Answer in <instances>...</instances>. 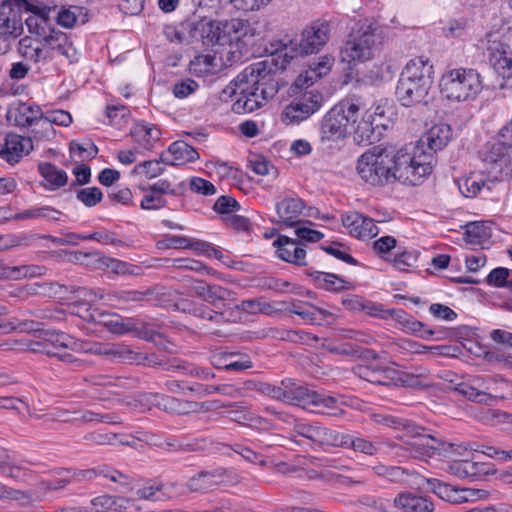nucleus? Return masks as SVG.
<instances>
[{"instance_id": "obj_1", "label": "nucleus", "mask_w": 512, "mask_h": 512, "mask_svg": "<svg viewBox=\"0 0 512 512\" xmlns=\"http://www.w3.org/2000/svg\"><path fill=\"white\" fill-rule=\"evenodd\" d=\"M436 162L423 145H405L396 153L392 148L374 146L357 160L356 170L360 178L374 187H383L395 181L418 185L432 173Z\"/></svg>"}, {"instance_id": "obj_2", "label": "nucleus", "mask_w": 512, "mask_h": 512, "mask_svg": "<svg viewBox=\"0 0 512 512\" xmlns=\"http://www.w3.org/2000/svg\"><path fill=\"white\" fill-rule=\"evenodd\" d=\"M280 88L273 66L259 61L247 66L223 93L235 97L232 110L237 114L251 113L273 98Z\"/></svg>"}, {"instance_id": "obj_3", "label": "nucleus", "mask_w": 512, "mask_h": 512, "mask_svg": "<svg viewBox=\"0 0 512 512\" xmlns=\"http://www.w3.org/2000/svg\"><path fill=\"white\" fill-rule=\"evenodd\" d=\"M434 78L433 64L424 56L407 62L396 86V98L402 106L427 105Z\"/></svg>"}, {"instance_id": "obj_4", "label": "nucleus", "mask_w": 512, "mask_h": 512, "mask_svg": "<svg viewBox=\"0 0 512 512\" xmlns=\"http://www.w3.org/2000/svg\"><path fill=\"white\" fill-rule=\"evenodd\" d=\"M387 28L375 22L357 25L347 35L340 48V60L349 68L373 59L387 38Z\"/></svg>"}, {"instance_id": "obj_5", "label": "nucleus", "mask_w": 512, "mask_h": 512, "mask_svg": "<svg viewBox=\"0 0 512 512\" xmlns=\"http://www.w3.org/2000/svg\"><path fill=\"white\" fill-rule=\"evenodd\" d=\"M365 109L363 100L355 95L335 104L320 122L321 143H335L345 139L350 134V126L355 125Z\"/></svg>"}, {"instance_id": "obj_6", "label": "nucleus", "mask_w": 512, "mask_h": 512, "mask_svg": "<svg viewBox=\"0 0 512 512\" xmlns=\"http://www.w3.org/2000/svg\"><path fill=\"white\" fill-rule=\"evenodd\" d=\"M483 89L480 74L470 68H456L445 72L440 80L442 95L453 101L474 99Z\"/></svg>"}, {"instance_id": "obj_7", "label": "nucleus", "mask_w": 512, "mask_h": 512, "mask_svg": "<svg viewBox=\"0 0 512 512\" xmlns=\"http://www.w3.org/2000/svg\"><path fill=\"white\" fill-rule=\"evenodd\" d=\"M253 36L254 29L248 20L232 18L201 23V37L208 44L249 43Z\"/></svg>"}, {"instance_id": "obj_8", "label": "nucleus", "mask_w": 512, "mask_h": 512, "mask_svg": "<svg viewBox=\"0 0 512 512\" xmlns=\"http://www.w3.org/2000/svg\"><path fill=\"white\" fill-rule=\"evenodd\" d=\"M27 0H2L0 4V55L5 54L12 41L23 32V13L31 12Z\"/></svg>"}, {"instance_id": "obj_9", "label": "nucleus", "mask_w": 512, "mask_h": 512, "mask_svg": "<svg viewBox=\"0 0 512 512\" xmlns=\"http://www.w3.org/2000/svg\"><path fill=\"white\" fill-rule=\"evenodd\" d=\"M290 435V439L299 446L338 448L340 432L319 422L297 421L293 425Z\"/></svg>"}, {"instance_id": "obj_10", "label": "nucleus", "mask_w": 512, "mask_h": 512, "mask_svg": "<svg viewBox=\"0 0 512 512\" xmlns=\"http://www.w3.org/2000/svg\"><path fill=\"white\" fill-rule=\"evenodd\" d=\"M355 376L377 385L414 387L417 379L408 373L400 372L392 367L380 365H356L352 369Z\"/></svg>"}, {"instance_id": "obj_11", "label": "nucleus", "mask_w": 512, "mask_h": 512, "mask_svg": "<svg viewBox=\"0 0 512 512\" xmlns=\"http://www.w3.org/2000/svg\"><path fill=\"white\" fill-rule=\"evenodd\" d=\"M322 103L323 96L319 91H306L295 97L284 108L281 119L287 125L299 124L316 113L321 108Z\"/></svg>"}, {"instance_id": "obj_12", "label": "nucleus", "mask_w": 512, "mask_h": 512, "mask_svg": "<svg viewBox=\"0 0 512 512\" xmlns=\"http://www.w3.org/2000/svg\"><path fill=\"white\" fill-rule=\"evenodd\" d=\"M131 491L138 499L151 502H165L185 494L181 484L159 478L148 479L142 485L131 487Z\"/></svg>"}, {"instance_id": "obj_13", "label": "nucleus", "mask_w": 512, "mask_h": 512, "mask_svg": "<svg viewBox=\"0 0 512 512\" xmlns=\"http://www.w3.org/2000/svg\"><path fill=\"white\" fill-rule=\"evenodd\" d=\"M495 384L496 381L493 378L472 376L467 381L458 383L454 389L470 401L488 404L493 400L492 392Z\"/></svg>"}, {"instance_id": "obj_14", "label": "nucleus", "mask_w": 512, "mask_h": 512, "mask_svg": "<svg viewBox=\"0 0 512 512\" xmlns=\"http://www.w3.org/2000/svg\"><path fill=\"white\" fill-rule=\"evenodd\" d=\"M69 308L71 314L77 315L88 322L101 323L115 334H124L132 329L129 323L122 322L119 317L113 318L109 314L96 310L91 311V307L86 302H74Z\"/></svg>"}, {"instance_id": "obj_15", "label": "nucleus", "mask_w": 512, "mask_h": 512, "mask_svg": "<svg viewBox=\"0 0 512 512\" xmlns=\"http://www.w3.org/2000/svg\"><path fill=\"white\" fill-rule=\"evenodd\" d=\"M69 477L72 483H82L91 481L97 477L109 479L111 482L119 484L124 489H128L131 485L132 478L107 464H101L91 469L78 470L69 468Z\"/></svg>"}, {"instance_id": "obj_16", "label": "nucleus", "mask_w": 512, "mask_h": 512, "mask_svg": "<svg viewBox=\"0 0 512 512\" xmlns=\"http://www.w3.org/2000/svg\"><path fill=\"white\" fill-rule=\"evenodd\" d=\"M194 291L198 297L209 303L213 310L221 311L223 315H225L226 310L235 301L236 296V293L228 288L217 284H208L203 281L197 282Z\"/></svg>"}, {"instance_id": "obj_17", "label": "nucleus", "mask_w": 512, "mask_h": 512, "mask_svg": "<svg viewBox=\"0 0 512 512\" xmlns=\"http://www.w3.org/2000/svg\"><path fill=\"white\" fill-rule=\"evenodd\" d=\"M330 38V25L327 21H314L306 26L301 34L299 49L301 54L319 52Z\"/></svg>"}, {"instance_id": "obj_18", "label": "nucleus", "mask_w": 512, "mask_h": 512, "mask_svg": "<svg viewBox=\"0 0 512 512\" xmlns=\"http://www.w3.org/2000/svg\"><path fill=\"white\" fill-rule=\"evenodd\" d=\"M74 260L93 266L95 269L109 270L115 274H133L132 265L118 259L102 256L99 252H75Z\"/></svg>"}, {"instance_id": "obj_19", "label": "nucleus", "mask_w": 512, "mask_h": 512, "mask_svg": "<svg viewBox=\"0 0 512 512\" xmlns=\"http://www.w3.org/2000/svg\"><path fill=\"white\" fill-rule=\"evenodd\" d=\"M447 471L459 478L479 480L496 473L495 466L490 462L473 460H455L449 463Z\"/></svg>"}, {"instance_id": "obj_20", "label": "nucleus", "mask_w": 512, "mask_h": 512, "mask_svg": "<svg viewBox=\"0 0 512 512\" xmlns=\"http://www.w3.org/2000/svg\"><path fill=\"white\" fill-rule=\"evenodd\" d=\"M33 149L31 139L15 133H8L4 143H0V158L10 165H15Z\"/></svg>"}, {"instance_id": "obj_21", "label": "nucleus", "mask_w": 512, "mask_h": 512, "mask_svg": "<svg viewBox=\"0 0 512 512\" xmlns=\"http://www.w3.org/2000/svg\"><path fill=\"white\" fill-rule=\"evenodd\" d=\"M273 246L277 248L276 253L281 260L297 266L307 265L306 250L299 240L280 235Z\"/></svg>"}, {"instance_id": "obj_22", "label": "nucleus", "mask_w": 512, "mask_h": 512, "mask_svg": "<svg viewBox=\"0 0 512 512\" xmlns=\"http://www.w3.org/2000/svg\"><path fill=\"white\" fill-rule=\"evenodd\" d=\"M343 226L359 239H371L378 235L379 229L374 220L358 212H349L342 217Z\"/></svg>"}, {"instance_id": "obj_23", "label": "nucleus", "mask_w": 512, "mask_h": 512, "mask_svg": "<svg viewBox=\"0 0 512 512\" xmlns=\"http://www.w3.org/2000/svg\"><path fill=\"white\" fill-rule=\"evenodd\" d=\"M41 107L34 103L18 101L7 111V120L18 127L28 128L38 118H42Z\"/></svg>"}, {"instance_id": "obj_24", "label": "nucleus", "mask_w": 512, "mask_h": 512, "mask_svg": "<svg viewBox=\"0 0 512 512\" xmlns=\"http://www.w3.org/2000/svg\"><path fill=\"white\" fill-rule=\"evenodd\" d=\"M210 363L216 369L243 371L252 368L250 357L239 352L216 351L210 355Z\"/></svg>"}, {"instance_id": "obj_25", "label": "nucleus", "mask_w": 512, "mask_h": 512, "mask_svg": "<svg viewBox=\"0 0 512 512\" xmlns=\"http://www.w3.org/2000/svg\"><path fill=\"white\" fill-rule=\"evenodd\" d=\"M305 208V202L297 196H285L282 200L276 203V213L279 217V223L287 226L294 227L300 224L297 217L302 213Z\"/></svg>"}, {"instance_id": "obj_26", "label": "nucleus", "mask_w": 512, "mask_h": 512, "mask_svg": "<svg viewBox=\"0 0 512 512\" xmlns=\"http://www.w3.org/2000/svg\"><path fill=\"white\" fill-rule=\"evenodd\" d=\"M199 158L197 150L183 140L171 143L167 153L162 154V160L167 165L180 166L194 162Z\"/></svg>"}, {"instance_id": "obj_27", "label": "nucleus", "mask_w": 512, "mask_h": 512, "mask_svg": "<svg viewBox=\"0 0 512 512\" xmlns=\"http://www.w3.org/2000/svg\"><path fill=\"white\" fill-rule=\"evenodd\" d=\"M490 65L503 78L512 77V57L507 47L500 42H493L487 48Z\"/></svg>"}, {"instance_id": "obj_28", "label": "nucleus", "mask_w": 512, "mask_h": 512, "mask_svg": "<svg viewBox=\"0 0 512 512\" xmlns=\"http://www.w3.org/2000/svg\"><path fill=\"white\" fill-rule=\"evenodd\" d=\"M370 468L376 476L394 484H407L417 475L414 470L401 466L385 465L380 462Z\"/></svg>"}, {"instance_id": "obj_29", "label": "nucleus", "mask_w": 512, "mask_h": 512, "mask_svg": "<svg viewBox=\"0 0 512 512\" xmlns=\"http://www.w3.org/2000/svg\"><path fill=\"white\" fill-rule=\"evenodd\" d=\"M43 40L52 50L65 56L71 62L76 60L77 51L66 33L51 28L49 32L43 36Z\"/></svg>"}, {"instance_id": "obj_30", "label": "nucleus", "mask_w": 512, "mask_h": 512, "mask_svg": "<svg viewBox=\"0 0 512 512\" xmlns=\"http://www.w3.org/2000/svg\"><path fill=\"white\" fill-rule=\"evenodd\" d=\"M130 135L139 147L149 151L153 149L155 143L160 140L161 132L153 124L140 122L132 127Z\"/></svg>"}, {"instance_id": "obj_31", "label": "nucleus", "mask_w": 512, "mask_h": 512, "mask_svg": "<svg viewBox=\"0 0 512 512\" xmlns=\"http://www.w3.org/2000/svg\"><path fill=\"white\" fill-rule=\"evenodd\" d=\"M394 506L402 512H432L433 503L425 497L412 493H400L393 500Z\"/></svg>"}, {"instance_id": "obj_32", "label": "nucleus", "mask_w": 512, "mask_h": 512, "mask_svg": "<svg viewBox=\"0 0 512 512\" xmlns=\"http://www.w3.org/2000/svg\"><path fill=\"white\" fill-rule=\"evenodd\" d=\"M338 448L352 449L355 452L374 456L380 449V444L370 441L360 435L344 434L340 432Z\"/></svg>"}, {"instance_id": "obj_33", "label": "nucleus", "mask_w": 512, "mask_h": 512, "mask_svg": "<svg viewBox=\"0 0 512 512\" xmlns=\"http://www.w3.org/2000/svg\"><path fill=\"white\" fill-rule=\"evenodd\" d=\"M451 139L452 129L450 125L441 123L431 127L421 139V142H425L431 151L437 152L446 147Z\"/></svg>"}, {"instance_id": "obj_34", "label": "nucleus", "mask_w": 512, "mask_h": 512, "mask_svg": "<svg viewBox=\"0 0 512 512\" xmlns=\"http://www.w3.org/2000/svg\"><path fill=\"white\" fill-rule=\"evenodd\" d=\"M89 21L88 10L81 6H62L56 16V22L64 28L83 25Z\"/></svg>"}, {"instance_id": "obj_35", "label": "nucleus", "mask_w": 512, "mask_h": 512, "mask_svg": "<svg viewBox=\"0 0 512 512\" xmlns=\"http://www.w3.org/2000/svg\"><path fill=\"white\" fill-rule=\"evenodd\" d=\"M417 435L419 437L415 441L405 443V447H401L400 450L408 452L411 458L427 461L438 451V448L429 443L434 439L426 435H420V433Z\"/></svg>"}, {"instance_id": "obj_36", "label": "nucleus", "mask_w": 512, "mask_h": 512, "mask_svg": "<svg viewBox=\"0 0 512 512\" xmlns=\"http://www.w3.org/2000/svg\"><path fill=\"white\" fill-rule=\"evenodd\" d=\"M314 281L315 285L330 292H340L350 289L351 285L348 281L342 279L334 273L311 271L307 273Z\"/></svg>"}, {"instance_id": "obj_37", "label": "nucleus", "mask_w": 512, "mask_h": 512, "mask_svg": "<svg viewBox=\"0 0 512 512\" xmlns=\"http://www.w3.org/2000/svg\"><path fill=\"white\" fill-rule=\"evenodd\" d=\"M341 404L343 402L339 398L315 391L309 411L338 416L343 414Z\"/></svg>"}, {"instance_id": "obj_38", "label": "nucleus", "mask_w": 512, "mask_h": 512, "mask_svg": "<svg viewBox=\"0 0 512 512\" xmlns=\"http://www.w3.org/2000/svg\"><path fill=\"white\" fill-rule=\"evenodd\" d=\"M334 63V58L330 55H325L310 64L309 70L306 71L305 76L300 75L296 80V85H306L307 87L312 85L313 82L326 75Z\"/></svg>"}, {"instance_id": "obj_39", "label": "nucleus", "mask_w": 512, "mask_h": 512, "mask_svg": "<svg viewBox=\"0 0 512 512\" xmlns=\"http://www.w3.org/2000/svg\"><path fill=\"white\" fill-rule=\"evenodd\" d=\"M43 339L49 343V348L57 351L58 349H68L75 351L80 349V340L58 330L42 331Z\"/></svg>"}, {"instance_id": "obj_40", "label": "nucleus", "mask_w": 512, "mask_h": 512, "mask_svg": "<svg viewBox=\"0 0 512 512\" xmlns=\"http://www.w3.org/2000/svg\"><path fill=\"white\" fill-rule=\"evenodd\" d=\"M62 215V212L56 210L51 206L32 207L22 212L16 213L10 217L9 220L23 221V220H40L44 219L47 221H58Z\"/></svg>"}, {"instance_id": "obj_41", "label": "nucleus", "mask_w": 512, "mask_h": 512, "mask_svg": "<svg viewBox=\"0 0 512 512\" xmlns=\"http://www.w3.org/2000/svg\"><path fill=\"white\" fill-rule=\"evenodd\" d=\"M314 393V390H310L308 387L303 385H298L293 379H290L286 403L309 410L311 409V402Z\"/></svg>"}, {"instance_id": "obj_42", "label": "nucleus", "mask_w": 512, "mask_h": 512, "mask_svg": "<svg viewBox=\"0 0 512 512\" xmlns=\"http://www.w3.org/2000/svg\"><path fill=\"white\" fill-rule=\"evenodd\" d=\"M38 171L40 175L45 179L48 183L49 190H56L60 187H63L68 182L67 173L59 169L52 163L49 162H41L38 164Z\"/></svg>"}, {"instance_id": "obj_43", "label": "nucleus", "mask_w": 512, "mask_h": 512, "mask_svg": "<svg viewBox=\"0 0 512 512\" xmlns=\"http://www.w3.org/2000/svg\"><path fill=\"white\" fill-rule=\"evenodd\" d=\"M248 42L227 43L220 52L221 61L224 66H233L243 62L248 53Z\"/></svg>"}, {"instance_id": "obj_44", "label": "nucleus", "mask_w": 512, "mask_h": 512, "mask_svg": "<svg viewBox=\"0 0 512 512\" xmlns=\"http://www.w3.org/2000/svg\"><path fill=\"white\" fill-rule=\"evenodd\" d=\"M357 120L354 126H350L352 132L354 133V139L361 144H372L376 140L375 129L373 127L371 118L372 115H368L365 117L364 112Z\"/></svg>"}, {"instance_id": "obj_45", "label": "nucleus", "mask_w": 512, "mask_h": 512, "mask_svg": "<svg viewBox=\"0 0 512 512\" xmlns=\"http://www.w3.org/2000/svg\"><path fill=\"white\" fill-rule=\"evenodd\" d=\"M499 143L493 146L486 160L492 163L502 162L505 158L504 153H500L502 148L512 147V119L499 131Z\"/></svg>"}, {"instance_id": "obj_46", "label": "nucleus", "mask_w": 512, "mask_h": 512, "mask_svg": "<svg viewBox=\"0 0 512 512\" xmlns=\"http://www.w3.org/2000/svg\"><path fill=\"white\" fill-rule=\"evenodd\" d=\"M216 485L215 475L211 472L203 471L190 478L186 485H182V487L185 492L188 490L189 492L206 493L214 489Z\"/></svg>"}, {"instance_id": "obj_47", "label": "nucleus", "mask_w": 512, "mask_h": 512, "mask_svg": "<svg viewBox=\"0 0 512 512\" xmlns=\"http://www.w3.org/2000/svg\"><path fill=\"white\" fill-rule=\"evenodd\" d=\"M30 129V135L27 139H31V143L34 146V142H45L51 141L56 135V130L49 124L43 117L38 118L32 125L28 127Z\"/></svg>"}, {"instance_id": "obj_48", "label": "nucleus", "mask_w": 512, "mask_h": 512, "mask_svg": "<svg viewBox=\"0 0 512 512\" xmlns=\"http://www.w3.org/2000/svg\"><path fill=\"white\" fill-rule=\"evenodd\" d=\"M114 361L141 364V353L132 350L124 344H111L108 346V355Z\"/></svg>"}, {"instance_id": "obj_49", "label": "nucleus", "mask_w": 512, "mask_h": 512, "mask_svg": "<svg viewBox=\"0 0 512 512\" xmlns=\"http://www.w3.org/2000/svg\"><path fill=\"white\" fill-rule=\"evenodd\" d=\"M427 489L436 494L439 498L444 501L457 504L458 487L452 486L448 483L441 482L438 479L430 478L426 480Z\"/></svg>"}, {"instance_id": "obj_50", "label": "nucleus", "mask_w": 512, "mask_h": 512, "mask_svg": "<svg viewBox=\"0 0 512 512\" xmlns=\"http://www.w3.org/2000/svg\"><path fill=\"white\" fill-rule=\"evenodd\" d=\"M163 164L165 162L162 160V156L159 160L143 161L132 169L131 174L144 175L148 179H153L163 174L165 171Z\"/></svg>"}, {"instance_id": "obj_51", "label": "nucleus", "mask_w": 512, "mask_h": 512, "mask_svg": "<svg viewBox=\"0 0 512 512\" xmlns=\"http://www.w3.org/2000/svg\"><path fill=\"white\" fill-rule=\"evenodd\" d=\"M376 421L384 426L394 428L396 430H407L408 433L419 434V428L405 418L390 414H383L377 415Z\"/></svg>"}, {"instance_id": "obj_52", "label": "nucleus", "mask_w": 512, "mask_h": 512, "mask_svg": "<svg viewBox=\"0 0 512 512\" xmlns=\"http://www.w3.org/2000/svg\"><path fill=\"white\" fill-rule=\"evenodd\" d=\"M472 29V22L468 19L461 18L449 22L448 26L444 28V34L446 37L465 40L470 36Z\"/></svg>"}, {"instance_id": "obj_53", "label": "nucleus", "mask_w": 512, "mask_h": 512, "mask_svg": "<svg viewBox=\"0 0 512 512\" xmlns=\"http://www.w3.org/2000/svg\"><path fill=\"white\" fill-rule=\"evenodd\" d=\"M490 236L488 227L484 222H470L465 225L464 237L468 243L480 244Z\"/></svg>"}, {"instance_id": "obj_54", "label": "nucleus", "mask_w": 512, "mask_h": 512, "mask_svg": "<svg viewBox=\"0 0 512 512\" xmlns=\"http://www.w3.org/2000/svg\"><path fill=\"white\" fill-rule=\"evenodd\" d=\"M149 291L119 290L107 294L108 300L117 301L119 304L139 303L149 295Z\"/></svg>"}, {"instance_id": "obj_55", "label": "nucleus", "mask_w": 512, "mask_h": 512, "mask_svg": "<svg viewBox=\"0 0 512 512\" xmlns=\"http://www.w3.org/2000/svg\"><path fill=\"white\" fill-rule=\"evenodd\" d=\"M145 400L169 413L178 412L181 405V402L177 398L163 394H149L145 396Z\"/></svg>"}, {"instance_id": "obj_56", "label": "nucleus", "mask_w": 512, "mask_h": 512, "mask_svg": "<svg viewBox=\"0 0 512 512\" xmlns=\"http://www.w3.org/2000/svg\"><path fill=\"white\" fill-rule=\"evenodd\" d=\"M458 188L462 195L468 198L477 196L481 189L485 186L484 181L477 175H470L462 178L457 182Z\"/></svg>"}, {"instance_id": "obj_57", "label": "nucleus", "mask_w": 512, "mask_h": 512, "mask_svg": "<svg viewBox=\"0 0 512 512\" xmlns=\"http://www.w3.org/2000/svg\"><path fill=\"white\" fill-rule=\"evenodd\" d=\"M22 465L16 461L10 452L0 447V474L5 477H16L15 470H20Z\"/></svg>"}, {"instance_id": "obj_58", "label": "nucleus", "mask_w": 512, "mask_h": 512, "mask_svg": "<svg viewBox=\"0 0 512 512\" xmlns=\"http://www.w3.org/2000/svg\"><path fill=\"white\" fill-rule=\"evenodd\" d=\"M69 469L60 468L54 471L55 477L50 480L42 481L41 485L45 491H55L64 489L69 484H72V480L69 477Z\"/></svg>"}, {"instance_id": "obj_59", "label": "nucleus", "mask_w": 512, "mask_h": 512, "mask_svg": "<svg viewBox=\"0 0 512 512\" xmlns=\"http://www.w3.org/2000/svg\"><path fill=\"white\" fill-rule=\"evenodd\" d=\"M394 356L407 355V354H422L428 350V347L419 344L418 342L400 339L392 346Z\"/></svg>"}, {"instance_id": "obj_60", "label": "nucleus", "mask_w": 512, "mask_h": 512, "mask_svg": "<svg viewBox=\"0 0 512 512\" xmlns=\"http://www.w3.org/2000/svg\"><path fill=\"white\" fill-rule=\"evenodd\" d=\"M403 329L406 332H410L424 340H430L435 335L434 330L428 328L426 324L414 319L413 317L408 318L403 322Z\"/></svg>"}, {"instance_id": "obj_61", "label": "nucleus", "mask_w": 512, "mask_h": 512, "mask_svg": "<svg viewBox=\"0 0 512 512\" xmlns=\"http://www.w3.org/2000/svg\"><path fill=\"white\" fill-rule=\"evenodd\" d=\"M237 307L251 314L264 313L269 315L273 310L272 305L265 301L263 297L243 300Z\"/></svg>"}, {"instance_id": "obj_62", "label": "nucleus", "mask_w": 512, "mask_h": 512, "mask_svg": "<svg viewBox=\"0 0 512 512\" xmlns=\"http://www.w3.org/2000/svg\"><path fill=\"white\" fill-rule=\"evenodd\" d=\"M191 314L196 317L206 319L215 323H222L228 320L221 311H215L205 305H194L188 310Z\"/></svg>"}, {"instance_id": "obj_63", "label": "nucleus", "mask_w": 512, "mask_h": 512, "mask_svg": "<svg viewBox=\"0 0 512 512\" xmlns=\"http://www.w3.org/2000/svg\"><path fill=\"white\" fill-rule=\"evenodd\" d=\"M76 198L86 207H94L103 198V193L98 187L82 188L76 192Z\"/></svg>"}, {"instance_id": "obj_64", "label": "nucleus", "mask_w": 512, "mask_h": 512, "mask_svg": "<svg viewBox=\"0 0 512 512\" xmlns=\"http://www.w3.org/2000/svg\"><path fill=\"white\" fill-rule=\"evenodd\" d=\"M298 316H300L306 323L320 325L328 316H330V312L308 304L304 310L298 311Z\"/></svg>"}]
</instances>
